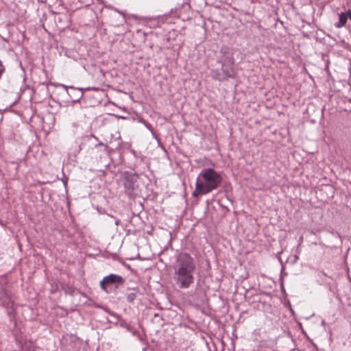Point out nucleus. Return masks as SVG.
<instances>
[{
  "mask_svg": "<svg viewBox=\"0 0 351 351\" xmlns=\"http://www.w3.org/2000/svg\"><path fill=\"white\" fill-rule=\"evenodd\" d=\"M173 280L181 289H189L194 282L196 264L195 259L186 252H180L172 265Z\"/></svg>",
  "mask_w": 351,
  "mask_h": 351,
  "instance_id": "obj_1",
  "label": "nucleus"
},
{
  "mask_svg": "<svg viewBox=\"0 0 351 351\" xmlns=\"http://www.w3.org/2000/svg\"><path fill=\"white\" fill-rule=\"evenodd\" d=\"M221 176L212 168L204 169L198 175L193 197H199L217 189L221 184Z\"/></svg>",
  "mask_w": 351,
  "mask_h": 351,
  "instance_id": "obj_2",
  "label": "nucleus"
},
{
  "mask_svg": "<svg viewBox=\"0 0 351 351\" xmlns=\"http://www.w3.org/2000/svg\"><path fill=\"white\" fill-rule=\"evenodd\" d=\"M220 52L223 54V57L219 60L221 64L222 73L217 71H213L211 75L214 79L222 81L228 77H234L236 73L233 67L234 58L230 53L229 48L223 47Z\"/></svg>",
  "mask_w": 351,
  "mask_h": 351,
  "instance_id": "obj_3",
  "label": "nucleus"
},
{
  "mask_svg": "<svg viewBox=\"0 0 351 351\" xmlns=\"http://www.w3.org/2000/svg\"><path fill=\"white\" fill-rule=\"evenodd\" d=\"M124 282L125 280L122 276L110 274L100 282V287L106 293H110L122 285Z\"/></svg>",
  "mask_w": 351,
  "mask_h": 351,
  "instance_id": "obj_4",
  "label": "nucleus"
},
{
  "mask_svg": "<svg viewBox=\"0 0 351 351\" xmlns=\"http://www.w3.org/2000/svg\"><path fill=\"white\" fill-rule=\"evenodd\" d=\"M123 186L127 193L138 195L139 192V178L136 173L125 172L123 176Z\"/></svg>",
  "mask_w": 351,
  "mask_h": 351,
  "instance_id": "obj_5",
  "label": "nucleus"
},
{
  "mask_svg": "<svg viewBox=\"0 0 351 351\" xmlns=\"http://www.w3.org/2000/svg\"><path fill=\"white\" fill-rule=\"evenodd\" d=\"M61 86L67 91L73 102H78L84 95L82 88H75L73 86H68L64 84H62Z\"/></svg>",
  "mask_w": 351,
  "mask_h": 351,
  "instance_id": "obj_6",
  "label": "nucleus"
},
{
  "mask_svg": "<svg viewBox=\"0 0 351 351\" xmlns=\"http://www.w3.org/2000/svg\"><path fill=\"white\" fill-rule=\"evenodd\" d=\"M346 22H347V18L346 16V13L341 12L339 14V20L338 24L337 25V27H341L346 24Z\"/></svg>",
  "mask_w": 351,
  "mask_h": 351,
  "instance_id": "obj_7",
  "label": "nucleus"
},
{
  "mask_svg": "<svg viewBox=\"0 0 351 351\" xmlns=\"http://www.w3.org/2000/svg\"><path fill=\"white\" fill-rule=\"evenodd\" d=\"M2 305L8 308H12L13 302L7 295H5L2 299Z\"/></svg>",
  "mask_w": 351,
  "mask_h": 351,
  "instance_id": "obj_8",
  "label": "nucleus"
},
{
  "mask_svg": "<svg viewBox=\"0 0 351 351\" xmlns=\"http://www.w3.org/2000/svg\"><path fill=\"white\" fill-rule=\"evenodd\" d=\"M137 291L135 292L130 293L127 294L126 299L128 302H132L136 298Z\"/></svg>",
  "mask_w": 351,
  "mask_h": 351,
  "instance_id": "obj_9",
  "label": "nucleus"
},
{
  "mask_svg": "<svg viewBox=\"0 0 351 351\" xmlns=\"http://www.w3.org/2000/svg\"><path fill=\"white\" fill-rule=\"evenodd\" d=\"M65 292L66 293H69L70 295H72L74 292L73 289L71 287L68 286L66 289H65Z\"/></svg>",
  "mask_w": 351,
  "mask_h": 351,
  "instance_id": "obj_10",
  "label": "nucleus"
},
{
  "mask_svg": "<svg viewBox=\"0 0 351 351\" xmlns=\"http://www.w3.org/2000/svg\"><path fill=\"white\" fill-rule=\"evenodd\" d=\"M82 3L89 5L92 0H80Z\"/></svg>",
  "mask_w": 351,
  "mask_h": 351,
  "instance_id": "obj_11",
  "label": "nucleus"
},
{
  "mask_svg": "<svg viewBox=\"0 0 351 351\" xmlns=\"http://www.w3.org/2000/svg\"><path fill=\"white\" fill-rule=\"evenodd\" d=\"M346 13V16L348 19H350L351 20V10H348L347 12H345Z\"/></svg>",
  "mask_w": 351,
  "mask_h": 351,
  "instance_id": "obj_12",
  "label": "nucleus"
},
{
  "mask_svg": "<svg viewBox=\"0 0 351 351\" xmlns=\"http://www.w3.org/2000/svg\"><path fill=\"white\" fill-rule=\"evenodd\" d=\"M143 122L145 123L147 128H148L149 130L152 131V128L149 123H146L145 121H143Z\"/></svg>",
  "mask_w": 351,
  "mask_h": 351,
  "instance_id": "obj_13",
  "label": "nucleus"
},
{
  "mask_svg": "<svg viewBox=\"0 0 351 351\" xmlns=\"http://www.w3.org/2000/svg\"><path fill=\"white\" fill-rule=\"evenodd\" d=\"M98 145L99 146H104L106 149L108 148V145H104L103 143H99L98 145H97V146H98Z\"/></svg>",
  "mask_w": 351,
  "mask_h": 351,
  "instance_id": "obj_14",
  "label": "nucleus"
},
{
  "mask_svg": "<svg viewBox=\"0 0 351 351\" xmlns=\"http://www.w3.org/2000/svg\"><path fill=\"white\" fill-rule=\"evenodd\" d=\"M119 220H117V221H116V222H115V224H116L117 226V225H119Z\"/></svg>",
  "mask_w": 351,
  "mask_h": 351,
  "instance_id": "obj_15",
  "label": "nucleus"
},
{
  "mask_svg": "<svg viewBox=\"0 0 351 351\" xmlns=\"http://www.w3.org/2000/svg\"><path fill=\"white\" fill-rule=\"evenodd\" d=\"M25 346H27H27L26 344H25ZM28 348H29V350H28V351H31V348H30V346L29 347V346H28Z\"/></svg>",
  "mask_w": 351,
  "mask_h": 351,
  "instance_id": "obj_16",
  "label": "nucleus"
}]
</instances>
